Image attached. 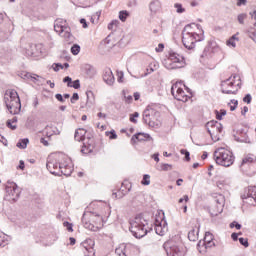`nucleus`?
Here are the masks:
<instances>
[{
	"label": "nucleus",
	"mask_w": 256,
	"mask_h": 256,
	"mask_svg": "<svg viewBox=\"0 0 256 256\" xmlns=\"http://www.w3.org/2000/svg\"><path fill=\"white\" fill-rule=\"evenodd\" d=\"M46 167L52 175L61 177H69L73 173V162L65 155H62L58 160L57 158L50 156L47 160Z\"/></svg>",
	"instance_id": "nucleus-1"
},
{
	"label": "nucleus",
	"mask_w": 256,
	"mask_h": 256,
	"mask_svg": "<svg viewBox=\"0 0 256 256\" xmlns=\"http://www.w3.org/2000/svg\"><path fill=\"white\" fill-rule=\"evenodd\" d=\"M193 27H197L195 24H188L182 31V43L186 49H195V44L199 41H203V34H197L193 31Z\"/></svg>",
	"instance_id": "nucleus-2"
},
{
	"label": "nucleus",
	"mask_w": 256,
	"mask_h": 256,
	"mask_svg": "<svg viewBox=\"0 0 256 256\" xmlns=\"http://www.w3.org/2000/svg\"><path fill=\"white\" fill-rule=\"evenodd\" d=\"M5 105L11 115L21 113V100L15 90H7L4 94Z\"/></svg>",
	"instance_id": "nucleus-3"
},
{
	"label": "nucleus",
	"mask_w": 256,
	"mask_h": 256,
	"mask_svg": "<svg viewBox=\"0 0 256 256\" xmlns=\"http://www.w3.org/2000/svg\"><path fill=\"white\" fill-rule=\"evenodd\" d=\"M214 160L221 167H231L235 163V155L225 147H219L214 151Z\"/></svg>",
	"instance_id": "nucleus-4"
},
{
	"label": "nucleus",
	"mask_w": 256,
	"mask_h": 256,
	"mask_svg": "<svg viewBox=\"0 0 256 256\" xmlns=\"http://www.w3.org/2000/svg\"><path fill=\"white\" fill-rule=\"evenodd\" d=\"M82 223L85 229H89V231H99L103 227V217L95 213H84Z\"/></svg>",
	"instance_id": "nucleus-5"
},
{
	"label": "nucleus",
	"mask_w": 256,
	"mask_h": 256,
	"mask_svg": "<svg viewBox=\"0 0 256 256\" xmlns=\"http://www.w3.org/2000/svg\"><path fill=\"white\" fill-rule=\"evenodd\" d=\"M241 89V77L234 75L222 81L221 91L226 95H235Z\"/></svg>",
	"instance_id": "nucleus-6"
},
{
	"label": "nucleus",
	"mask_w": 256,
	"mask_h": 256,
	"mask_svg": "<svg viewBox=\"0 0 256 256\" xmlns=\"http://www.w3.org/2000/svg\"><path fill=\"white\" fill-rule=\"evenodd\" d=\"M147 221L140 216L135 217L130 222V231L136 239H141L147 235Z\"/></svg>",
	"instance_id": "nucleus-7"
},
{
	"label": "nucleus",
	"mask_w": 256,
	"mask_h": 256,
	"mask_svg": "<svg viewBox=\"0 0 256 256\" xmlns=\"http://www.w3.org/2000/svg\"><path fill=\"white\" fill-rule=\"evenodd\" d=\"M163 65L166 69H183L185 66V57L176 52H170L169 56L163 60Z\"/></svg>",
	"instance_id": "nucleus-8"
},
{
	"label": "nucleus",
	"mask_w": 256,
	"mask_h": 256,
	"mask_svg": "<svg viewBox=\"0 0 256 256\" xmlns=\"http://www.w3.org/2000/svg\"><path fill=\"white\" fill-rule=\"evenodd\" d=\"M159 117V111L151 107H147L143 112V122L154 129H158V127H161V120H159Z\"/></svg>",
	"instance_id": "nucleus-9"
},
{
	"label": "nucleus",
	"mask_w": 256,
	"mask_h": 256,
	"mask_svg": "<svg viewBox=\"0 0 256 256\" xmlns=\"http://www.w3.org/2000/svg\"><path fill=\"white\" fill-rule=\"evenodd\" d=\"M54 31L63 37L67 41H71L73 35L71 34V28L67 25V21L59 18L54 22Z\"/></svg>",
	"instance_id": "nucleus-10"
},
{
	"label": "nucleus",
	"mask_w": 256,
	"mask_h": 256,
	"mask_svg": "<svg viewBox=\"0 0 256 256\" xmlns=\"http://www.w3.org/2000/svg\"><path fill=\"white\" fill-rule=\"evenodd\" d=\"M206 129L214 143L221 139V133H223V125L221 123L212 120L206 124Z\"/></svg>",
	"instance_id": "nucleus-11"
},
{
	"label": "nucleus",
	"mask_w": 256,
	"mask_h": 256,
	"mask_svg": "<svg viewBox=\"0 0 256 256\" xmlns=\"http://www.w3.org/2000/svg\"><path fill=\"white\" fill-rule=\"evenodd\" d=\"M21 195V190L15 182H7L5 200L15 203Z\"/></svg>",
	"instance_id": "nucleus-12"
},
{
	"label": "nucleus",
	"mask_w": 256,
	"mask_h": 256,
	"mask_svg": "<svg viewBox=\"0 0 256 256\" xmlns=\"http://www.w3.org/2000/svg\"><path fill=\"white\" fill-rule=\"evenodd\" d=\"M241 199L244 205H256V187L249 186L244 190V193L241 195Z\"/></svg>",
	"instance_id": "nucleus-13"
},
{
	"label": "nucleus",
	"mask_w": 256,
	"mask_h": 256,
	"mask_svg": "<svg viewBox=\"0 0 256 256\" xmlns=\"http://www.w3.org/2000/svg\"><path fill=\"white\" fill-rule=\"evenodd\" d=\"M214 246H215V242H213V235L211 234V232H206L204 239L200 240L197 245L198 251L200 253H205L207 249Z\"/></svg>",
	"instance_id": "nucleus-14"
},
{
	"label": "nucleus",
	"mask_w": 256,
	"mask_h": 256,
	"mask_svg": "<svg viewBox=\"0 0 256 256\" xmlns=\"http://www.w3.org/2000/svg\"><path fill=\"white\" fill-rule=\"evenodd\" d=\"M171 93L174 99H177V101H182V103H187V101H189V96H187V94H185V91L181 89L180 82H177L172 85Z\"/></svg>",
	"instance_id": "nucleus-15"
},
{
	"label": "nucleus",
	"mask_w": 256,
	"mask_h": 256,
	"mask_svg": "<svg viewBox=\"0 0 256 256\" xmlns=\"http://www.w3.org/2000/svg\"><path fill=\"white\" fill-rule=\"evenodd\" d=\"M81 247L84 249V256H95V240L87 238L81 243Z\"/></svg>",
	"instance_id": "nucleus-16"
},
{
	"label": "nucleus",
	"mask_w": 256,
	"mask_h": 256,
	"mask_svg": "<svg viewBox=\"0 0 256 256\" xmlns=\"http://www.w3.org/2000/svg\"><path fill=\"white\" fill-rule=\"evenodd\" d=\"M168 230L169 228L167 227V222L165 220H156L155 231L157 235L163 237V235H165V233H167Z\"/></svg>",
	"instance_id": "nucleus-17"
},
{
	"label": "nucleus",
	"mask_w": 256,
	"mask_h": 256,
	"mask_svg": "<svg viewBox=\"0 0 256 256\" xmlns=\"http://www.w3.org/2000/svg\"><path fill=\"white\" fill-rule=\"evenodd\" d=\"M103 81H105V83L110 86L115 83V76L113 75V71H111L110 68H106L104 70Z\"/></svg>",
	"instance_id": "nucleus-18"
},
{
	"label": "nucleus",
	"mask_w": 256,
	"mask_h": 256,
	"mask_svg": "<svg viewBox=\"0 0 256 256\" xmlns=\"http://www.w3.org/2000/svg\"><path fill=\"white\" fill-rule=\"evenodd\" d=\"M161 0H152L149 4V10L151 15H157L161 11Z\"/></svg>",
	"instance_id": "nucleus-19"
},
{
	"label": "nucleus",
	"mask_w": 256,
	"mask_h": 256,
	"mask_svg": "<svg viewBox=\"0 0 256 256\" xmlns=\"http://www.w3.org/2000/svg\"><path fill=\"white\" fill-rule=\"evenodd\" d=\"M153 141V137L147 133H138L134 135L131 139V141Z\"/></svg>",
	"instance_id": "nucleus-20"
},
{
	"label": "nucleus",
	"mask_w": 256,
	"mask_h": 256,
	"mask_svg": "<svg viewBox=\"0 0 256 256\" xmlns=\"http://www.w3.org/2000/svg\"><path fill=\"white\" fill-rule=\"evenodd\" d=\"M167 256H183V250L179 248V246H171L169 250H167Z\"/></svg>",
	"instance_id": "nucleus-21"
},
{
	"label": "nucleus",
	"mask_w": 256,
	"mask_h": 256,
	"mask_svg": "<svg viewBox=\"0 0 256 256\" xmlns=\"http://www.w3.org/2000/svg\"><path fill=\"white\" fill-rule=\"evenodd\" d=\"M84 71L90 79H93V77H95V75H97V70L95 69V67H93L90 64L84 65Z\"/></svg>",
	"instance_id": "nucleus-22"
},
{
	"label": "nucleus",
	"mask_w": 256,
	"mask_h": 256,
	"mask_svg": "<svg viewBox=\"0 0 256 256\" xmlns=\"http://www.w3.org/2000/svg\"><path fill=\"white\" fill-rule=\"evenodd\" d=\"M85 135H87V130L80 128L75 131L74 139L75 141H85Z\"/></svg>",
	"instance_id": "nucleus-23"
},
{
	"label": "nucleus",
	"mask_w": 256,
	"mask_h": 256,
	"mask_svg": "<svg viewBox=\"0 0 256 256\" xmlns=\"http://www.w3.org/2000/svg\"><path fill=\"white\" fill-rule=\"evenodd\" d=\"M237 43H239V37H237V34H234L226 41L227 47H231L232 49H235V47H237Z\"/></svg>",
	"instance_id": "nucleus-24"
},
{
	"label": "nucleus",
	"mask_w": 256,
	"mask_h": 256,
	"mask_svg": "<svg viewBox=\"0 0 256 256\" xmlns=\"http://www.w3.org/2000/svg\"><path fill=\"white\" fill-rule=\"evenodd\" d=\"M256 162V157L253 154H247L246 156H244V158L242 159V163L241 165H249L251 163H255Z\"/></svg>",
	"instance_id": "nucleus-25"
},
{
	"label": "nucleus",
	"mask_w": 256,
	"mask_h": 256,
	"mask_svg": "<svg viewBox=\"0 0 256 256\" xmlns=\"http://www.w3.org/2000/svg\"><path fill=\"white\" fill-rule=\"evenodd\" d=\"M9 241H11V238L2 231H0V247H5L9 245Z\"/></svg>",
	"instance_id": "nucleus-26"
},
{
	"label": "nucleus",
	"mask_w": 256,
	"mask_h": 256,
	"mask_svg": "<svg viewBox=\"0 0 256 256\" xmlns=\"http://www.w3.org/2000/svg\"><path fill=\"white\" fill-rule=\"evenodd\" d=\"M86 97H87L86 107H91V105L95 103V95L93 94V91L91 90L86 91Z\"/></svg>",
	"instance_id": "nucleus-27"
},
{
	"label": "nucleus",
	"mask_w": 256,
	"mask_h": 256,
	"mask_svg": "<svg viewBox=\"0 0 256 256\" xmlns=\"http://www.w3.org/2000/svg\"><path fill=\"white\" fill-rule=\"evenodd\" d=\"M115 253L118 256H127V246L125 244H121L116 248Z\"/></svg>",
	"instance_id": "nucleus-28"
},
{
	"label": "nucleus",
	"mask_w": 256,
	"mask_h": 256,
	"mask_svg": "<svg viewBox=\"0 0 256 256\" xmlns=\"http://www.w3.org/2000/svg\"><path fill=\"white\" fill-rule=\"evenodd\" d=\"M247 33H248V37H250V39H252V41L256 43V22L254 23V27H250L248 29Z\"/></svg>",
	"instance_id": "nucleus-29"
},
{
	"label": "nucleus",
	"mask_w": 256,
	"mask_h": 256,
	"mask_svg": "<svg viewBox=\"0 0 256 256\" xmlns=\"http://www.w3.org/2000/svg\"><path fill=\"white\" fill-rule=\"evenodd\" d=\"M188 239L189 241H195L199 239V230L192 229L188 232Z\"/></svg>",
	"instance_id": "nucleus-30"
},
{
	"label": "nucleus",
	"mask_w": 256,
	"mask_h": 256,
	"mask_svg": "<svg viewBox=\"0 0 256 256\" xmlns=\"http://www.w3.org/2000/svg\"><path fill=\"white\" fill-rule=\"evenodd\" d=\"M159 69V63L158 62H152L149 64L148 68L146 69L148 74L153 73L154 71H157Z\"/></svg>",
	"instance_id": "nucleus-31"
},
{
	"label": "nucleus",
	"mask_w": 256,
	"mask_h": 256,
	"mask_svg": "<svg viewBox=\"0 0 256 256\" xmlns=\"http://www.w3.org/2000/svg\"><path fill=\"white\" fill-rule=\"evenodd\" d=\"M28 144H29V139L24 138L19 140V142L16 144V147H18L19 149H27Z\"/></svg>",
	"instance_id": "nucleus-32"
},
{
	"label": "nucleus",
	"mask_w": 256,
	"mask_h": 256,
	"mask_svg": "<svg viewBox=\"0 0 256 256\" xmlns=\"http://www.w3.org/2000/svg\"><path fill=\"white\" fill-rule=\"evenodd\" d=\"M129 11L127 10H122L119 12V19L122 21V23H125L127 21V17H129Z\"/></svg>",
	"instance_id": "nucleus-33"
},
{
	"label": "nucleus",
	"mask_w": 256,
	"mask_h": 256,
	"mask_svg": "<svg viewBox=\"0 0 256 256\" xmlns=\"http://www.w3.org/2000/svg\"><path fill=\"white\" fill-rule=\"evenodd\" d=\"M174 9H176V13L178 14L185 13V8H183V5L181 3H175Z\"/></svg>",
	"instance_id": "nucleus-34"
},
{
	"label": "nucleus",
	"mask_w": 256,
	"mask_h": 256,
	"mask_svg": "<svg viewBox=\"0 0 256 256\" xmlns=\"http://www.w3.org/2000/svg\"><path fill=\"white\" fill-rule=\"evenodd\" d=\"M245 19H247V14L245 13H241L237 16V20L240 25H245Z\"/></svg>",
	"instance_id": "nucleus-35"
},
{
	"label": "nucleus",
	"mask_w": 256,
	"mask_h": 256,
	"mask_svg": "<svg viewBox=\"0 0 256 256\" xmlns=\"http://www.w3.org/2000/svg\"><path fill=\"white\" fill-rule=\"evenodd\" d=\"M81 51V46H79L78 44H74L72 47H71V53L72 55H79Z\"/></svg>",
	"instance_id": "nucleus-36"
},
{
	"label": "nucleus",
	"mask_w": 256,
	"mask_h": 256,
	"mask_svg": "<svg viewBox=\"0 0 256 256\" xmlns=\"http://www.w3.org/2000/svg\"><path fill=\"white\" fill-rule=\"evenodd\" d=\"M142 185H151V176L149 174L143 176Z\"/></svg>",
	"instance_id": "nucleus-37"
},
{
	"label": "nucleus",
	"mask_w": 256,
	"mask_h": 256,
	"mask_svg": "<svg viewBox=\"0 0 256 256\" xmlns=\"http://www.w3.org/2000/svg\"><path fill=\"white\" fill-rule=\"evenodd\" d=\"M35 49V46L31 45L29 48L26 50V55L28 57H35V52L33 51Z\"/></svg>",
	"instance_id": "nucleus-38"
},
{
	"label": "nucleus",
	"mask_w": 256,
	"mask_h": 256,
	"mask_svg": "<svg viewBox=\"0 0 256 256\" xmlns=\"http://www.w3.org/2000/svg\"><path fill=\"white\" fill-rule=\"evenodd\" d=\"M227 185H229V183H227V180H219L217 182V187H219L220 189H225Z\"/></svg>",
	"instance_id": "nucleus-39"
},
{
	"label": "nucleus",
	"mask_w": 256,
	"mask_h": 256,
	"mask_svg": "<svg viewBox=\"0 0 256 256\" xmlns=\"http://www.w3.org/2000/svg\"><path fill=\"white\" fill-rule=\"evenodd\" d=\"M181 155H185L186 161H191V154L186 149L180 150Z\"/></svg>",
	"instance_id": "nucleus-40"
},
{
	"label": "nucleus",
	"mask_w": 256,
	"mask_h": 256,
	"mask_svg": "<svg viewBox=\"0 0 256 256\" xmlns=\"http://www.w3.org/2000/svg\"><path fill=\"white\" fill-rule=\"evenodd\" d=\"M91 151H93V148L91 146H83L81 149V153H84L85 155H87V153H91Z\"/></svg>",
	"instance_id": "nucleus-41"
},
{
	"label": "nucleus",
	"mask_w": 256,
	"mask_h": 256,
	"mask_svg": "<svg viewBox=\"0 0 256 256\" xmlns=\"http://www.w3.org/2000/svg\"><path fill=\"white\" fill-rule=\"evenodd\" d=\"M239 243L243 247H249V240L247 238H239Z\"/></svg>",
	"instance_id": "nucleus-42"
},
{
	"label": "nucleus",
	"mask_w": 256,
	"mask_h": 256,
	"mask_svg": "<svg viewBox=\"0 0 256 256\" xmlns=\"http://www.w3.org/2000/svg\"><path fill=\"white\" fill-rule=\"evenodd\" d=\"M31 73H29V72H22L21 74H20V77L22 78V79H25V80H31Z\"/></svg>",
	"instance_id": "nucleus-43"
},
{
	"label": "nucleus",
	"mask_w": 256,
	"mask_h": 256,
	"mask_svg": "<svg viewBox=\"0 0 256 256\" xmlns=\"http://www.w3.org/2000/svg\"><path fill=\"white\" fill-rule=\"evenodd\" d=\"M211 47H212V53H219V51H221V47H219V45H217L216 43H212Z\"/></svg>",
	"instance_id": "nucleus-44"
},
{
	"label": "nucleus",
	"mask_w": 256,
	"mask_h": 256,
	"mask_svg": "<svg viewBox=\"0 0 256 256\" xmlns=\"http://www.w3.org/2000/svg\"><path fill=\"white\" fill-rule=\"evenodd\" d=\"M252 100L253 97L251 96V94H246L245 97L243 98V102L247 103L248 105L251 103Z\"/></svg>",
	"instance_id": "nucleus-45"
},
{
	"label": "nucleus",
	"mask_w": 256,
	"mask_h": 256,
	"mask_svg": "<svg viewBox=\"0 0 256 256\" xmlns=\"http://www.w3.org/2000/svg\"><path fill=\"white\" fill-rule=\"evenodd\" d=\"M63 225L64 227L67 228V231H70V233H73V224L69 223L68 221H65Z\"/></svg>",
	"instance_id": "nucleus-46"
},
{
	"label": "nucleus",
	"mask_w": 256,
	"mask_h": 256,
	"mask_svg": "<svg viewBox=\"0 0 256 256\" xmlns=\"http://www.w3.org/2000/svg\"><path fill=\"white\" fill-rule=\"evenodd\" d=\"M63 83H67V87H71V84L73 83V79H71V77H69V76H66L63 79Z\"/></svg>",
	"instance_id": "nucleus-47"
},
{
	"label": "nucleus",
	"mask_w": 256,
	"mask_h": 256,
	"mask_svg": "<svg viewBox=\"0 0 256 256\" xmlns=\"http://www.w3.org/2000/svg\"><path fill=\"white\" fill-rule=\"evenodd\" d=\"M39 79H41V76H39L37 74H31L30 81H32L33 83H37V81H39Z\"/></svg>",
	"instance_id": "nucleus-48"
},
{
	"label": "nucleus",
	"mask_w": 256,
	"mask_h": 256,
	"mask_svg": "<svg viewBox=\"0 0 256 256\" xmlns=\"http://www.w3.org/2000/svg\"><path fill=\"white\" fill-rule=\"evenodd\" d=\"M165 49V45L163 43L158 44V46L155 48L156 53H162V51Z\"/></svg>",
	"instance_id": "nucleus-49"
},
{
	"label": "nucleus",
	"mask_w": 256,
	"mask_h": 256,
	"mask_svg": "<svg viewBox=\"0 0 256 256\" xmlns=\"http://www.w3.org/2000/svg\"><path fill=\"white\" fill-rule=\"evenodd\" d=\"M69 87H73V89H79L81 87V83L79 80H75Z\"/></svg>",
	"instance_id": "nucleus-50"
},
{
	"label": "nucleus",
	"mask_w": 256,
	"mask_h": 256,
	"mask_svg": "<svg viewBox=\"0 0 256 256\" xmlns=\"http://www.w3.org/2000/svg\"><path fill=\"white\" fill-rule=\"evenodd\" d=\"M6 125L7 127H9V129H12V131H15V129H17V125H13V122H11V120H8Z\"/></svg>",
	"instance_id": "nucleus-51"
},
{
	"label": "nucleus",
	"mask_w": 256,
	"mask_h": 256,
	"mask_svg": "<svg viewBox=\"0 0 256 256\" xmlns=\"http://www.w3.org/2000/svg\"><path fill=\"white\" fill-rule=\"evenodd\" d=\"M71 103L75 104V101H79V94L74 93L70 99Z\"/></svg>",
	"instance_id": "nucleus-52"
},
{
	"label": "nucleus",
	"mask_w": 256,
	"mask_h": 256,
	"mask_svg": "<svg viewBox=\"0 0 256 256\" xmlns=\"http://www.w3.org/2000/svg\"><path fill=\"white\" fill-rule=\"evenodd\" d=\"M230 227H231V229H233V227H235L236 229H241V224H239V223H237L236 221H234V222H232L231 224H230Z\"/></svg>",
	"instance_id": "nucleus-53"
},
{
	"label": "nucleus",
	"mask_w": 256,
	"mask_h": 256,
	"mask_svg": "<svg viewBox=\"0 0 256 256\" xmlns=\"http://www.w3.org/2000/svg\"><path fill=\"white\" fill-rule=\"evenodd\" d=\"M55 97H56L57 101H60V103H65V99L63 98V95L56 94Z\"/></svg>",
	"instance_id": "nucleus-54"
},
{
	"label": "nucleus",
	"mask_w": 256,
	"mask_h": 256,
	"mask_svg": "<svg viewBox=\"0 0 256 256\" xmlns=\"http://www.w3.org/2000/svg\"><path fill=\"white\" fill-rule=\"evenodd\" d=\"M60 69H63V65L62 64H54L53 70L54 71H59Z\"/></svg>",
	"instance_id": "nucleus-55"
},
{
	"label": "nucleus",
	"mask_w": 256,
	"mask_h": 256,
	"mask_svg": "<svg viewBox=\"0 0 256 256\" xmlns=\"http://www.w3.org/2000/svg\"><path fill=\"white\" fill-rule=\"evenodd\" d=\"M215 115L218 121H221V119H223V116L221 115V112H219V110L215 111Z\"/></svg>",
	"instance_id": "nucleus-56"
},
{
	"label": "nucleus",
	"mask_w": 256,
	"mask_h": 256,
	"mask_svg": "<svg viewBox=\"0 0 256 256\" xmlns=\"http://www.w3.org/2000/svg\"><path fill=\"white\" fill-rule=\"evenodd\" d=\"M171 169V164H163L162 165V171H169Z\"/></svg>",
	"instance_id": "nucleus-57"
},
{
	"label": "nucleus",
	"mask_w": 256,
	"mask_h": 256,
	"mask_svg": "<svg viewBox=\"0 0 256 256\" xmlns=\"http://www.w3.org/2000/svg\"><path fill=\"white\" fill-rule=\"evenodd\" d=\"M123 77H124L123 72H118V83H123Z\"/></svg>",
	"instance_id": "nucleus-58"
},
{
	"label": "nucleus",
	"mask_w": 256,
	"mask_h": 256,
	"mask_svg": "<svg viewBox=\"0 0 256 256\" xmlns=\"http://www.w3.org/2000/svg\"><path fill=\"white\" fill-rule=\"evenodd\" d=\"M241 5H247V0H237V6L241 7Z\"/></svg>",
	"instance_id": "nucleus-59"
},
{
	"label": "nucleus",
	"mask_w": 256,
	"mask_h": 256,
	"mask_svg": "<svg viewBox=\"0 0 256 256\" xmlns=\"http://www.w3.org/2000/svg\"><path fill=\"white\" fill-rule=\"evenodd\" d=\"M109 133H110V136H109L110 139H116L117 138V133H115V130H112Z\"/></svg>",
	"instance_id": "nucleus-60"
},
{
	"label": "nucleus",
	"mask_w": 256,
	"mask_h": 256,
	"mask_svg": "<svg viewBox=\"0 0 256 256\" xmlns=\"http://www.w3.org/2000/svg\"><path fill=\"white\" fill-rule=\"evenodd\" d=\"M18 169H21L23 171V169H25V162L23 160H20V164L18 166Z\"/></svg>",
	"instance_id": "nucleus-61"
},
{
	"label": "nucleus",
	"mask_w": 256,
	"mask_h": 256,
	"mask_svg": "<svg viewBox=\"0 0 256 256\" xmlns=\"http://www.w3.org/2000/svg\"><path fill=\"white\" fill-rule=\"evenodd\" d=\"M114 25H117V20H115V21H112L110 24H108V29H113V26Z\"/></svg>",
	"instance_id": "nucleus-62"
},
{
	"label": "nucleus",
	"mask_w": 256,
	"mask_h": 256,
	"mask_svg": "<svg viewBox=\"0 0 256 256\" xmlns=\"http://www.w3.org/2000/svg\"><path fill=\"white\" fill-rule=\"evenodd\" d=\"M233 241H237V239H239V234L238 233H232L231 235Z\"/></svg>",
	"instance_id": "nucleus-63"
},
{
	"label": "nucleus",
	"mask_w": 256,
	"mask_h": 256,
	"mask_svg": "<svg viewBox=\"0 0 256 256\" xmlns=\"http://www.w3.org/2000/svg\"><path fill=\"white\" fill-rule=\"evenodd\" d=\"M249 15L252 17V19L256 21V10H254L253 12H250Z\"/></svg>",
	"instance_id": "nucleus-64"
}]
</instances>
